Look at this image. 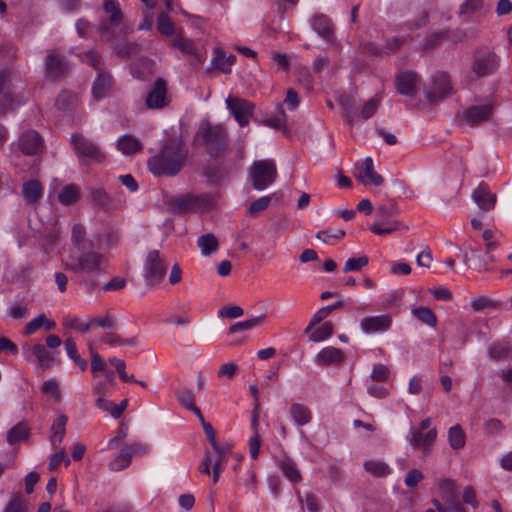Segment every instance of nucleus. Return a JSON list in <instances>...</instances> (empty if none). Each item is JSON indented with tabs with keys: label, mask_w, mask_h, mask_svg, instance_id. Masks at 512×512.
Wrapping results in <instances>:
<instances>
[{
	"label": "nucleus",
	"mask_w": 512,
	"mask_h": 512,
	"mask_svg": "<svg viewBox=\"0 0 512 512\" xmlns=\"http://www.w3.org/2000/svg\"><path fill=\"white\" fill-rule=\"evenodd\" d=\"M313 30L322 38L331 41L333 38V24L325 15L315 16L312 20Z\"/></svg>",
	"instance_id": "obj_31"
},
{
	"label": "nucleus",
	"mask_w": 512,
	"mask_h": 512,
	"mask_svg": "<svg viewBox=\"0 0 512 512\" xmlns=\"http://www.w3.org/2000/svg\"><path fill=\"white\" fill-rule=\"evenodd\" d=\"M464 263L472 270L478 272H487L490 270V264L495 261L493 255L489 252L481 253L478 250H470L463 255Z\"/></svg>",
	"instance_id": "obj_13"
},
{
	"label": "nucleus",
	"mask_w": 512,
	"mask_h": 512,
	"mask_svg": "<svg viewBox=\"0 0 512 512\" xmlns=\"http://www.w3.org/2000/svg\"><path fill=\"white\" fill-rule=\"evenodd\" d=\"M196 137L202 141L212 158L223 156L228 148V134L221 125L202 123Z\"/></svg>",
	"instance_id": "obj_3"
},
{
	"label": "nucleus",
	"mask_w": 512,
	"mask_h": 512,
	"mask_svg": "<svg viewBox=\"0 0 512 512\" xmlns=\"http://www.w3.org/2000/svg\"><path fill=\"white\" fill-rule=\"evenodd\" d=\"M63 326L66 328L77 329L82 333H87L91 329V323H80L77 317H65L63 319Z\"/></svg>",
	"instance_id": "obj_62"
},
{
	"label": "nucleus",
	"mask_w": 512,
	"mask_h": 512,
	"mask_svg": "<svg viewBox=\"0 0 512 512\" xmlns=\"http://www.w3.org/2000/svg\"><path fill=\"white\" fill-rule=\"evenodd\" d=\"M472 197L482 211H490L496 203V195L489 190L485 183L479 184Z\"/></svg>",
	"instance_id": "obj_19"
},
{
	"label": "nucleus",
	"mask_w": 512,
	"mask_h": 512,
	"mask_svg": "<svg viewBox=\"0 0 512 512\" xmlns=\"http://www.w3.org/2000/svg\"><path fill=\"white\" fill-rule=\"evenodd\" d=\"M68 417L64 414L57 416L51 425L50 442L53 448L60 447L66 435V424Z\"/></svg>",
	"instance_id": "obj_23"
},
{
	"label": "nucleus",
	"mask_w": 512,
	"mask_h": 512,
	"mask_svg": "<svg viewBox=\"0 0 512 512\" xmlns=\"http://www.w3.org/2000/svg\"><path fill=\"white\" fill-rule=\"evenodd\" d=\"M369 258L367 256H361L358 258H349L343 268L344 273L360 271L363 267L367 266Z\"/></svg>",
	"instance_id": "obj_56"
},
{
	"label": "nucleus",
	"mask_w": 512,
	"mask_h": 512,
	"mask_svg": "<svg viewBox=\"0 0 512 512\" xmlns=\"http://www.w3.org/2000/svg\"><path fill=\"white\" fill-rule=\"evenodd\" d=\"M236 61V56L230 54L227 56L221 49H216L215 56L212 59V66L221 70L223 73H230L231 67Z\"/></svg>",
	"instance_id": "obj_34"
},
{
	"label": "nucleus",
	"mask_w": 512,
	"mask_h": 512,
	"mask_svg": "<svg viewBox=\"0 0 512 512\" xmlns=\"http://www.w3.org/2000/svg\"><path fill=\"white\" fill-rule=\"evenodd\" d=\"M270 59L279 69L288 71L290 68V58L286 53L271 52Z\"/></svg>",
	"instance_id": "obj_63"
},
{
	"label": "nucleus",
	"mask_w": 512,
	"mask_h": 512,
	"mask_svg": "<svg viewBox=\"0 0 512 512\" xmlns=\"http://www.w3.org/2000/svg\"><path fill=\"white\" fill-rule=\"evenodd\" d=\"M64 348L69 358L74 361V363L81 369V371H85L88 367V363L78 353L75 341L71 338L66 339L64 341Z\"/></svg>",
	"instance_id": "obj_41"
},
{
	"label": "nucleus",
	"mask_w": 512,
	"mask_h": 512,
	"mask_svg": "<svg viewBox=\"0 0 512 512\" xmlns=\"http://www.w3.org/2000/svg\"><path fill=\"white\" fill-rule=\"evenodd\" d=\"M70 69V65L64 55L58 49L47 51L44 71L45 76L53 81L64 78Z\"/></svg>",
	"instance_id": "obj_7"
},
{
	"label": "nucleus",
	"mask_w": 512,
	"mask_h": 512,
	"mask_svg": "<svg viewBox=\"0 0 512 512\" xmlns=\"http://www.w3.org/2000/svg\"><path fill=\"white\" fill-rule=\"evenodd\" d=\"M107 259L103 253L94 248L70 253L62 260L63 267L73 273H81L87 277H96L106 271Z\"/></svg>",
	"instance_id": "obj_2"
},
{
	"label": "nucleus",
	"mask_w": 512,
	"mask_h": 512,
	"mask_svg": "<svg viewBox=\"0 0 512 512\" xmlns=\"http://www.w3.org/2000/svg\"><path fill=\"white\" fill-rule=\"evenodd\" d=\"M334 333V326L330 321L324 322L318 328H316L309 336V340L312 342H321L330 338Z\"/></svg>",
	"instance_id": "obj_46"
},
{
	"label": "nucleus",
	"mask_w": 512,
	"mask_h": 512,
	"mask_svg": "<svg viewBox=\"0 0 512 512\" xmlns=\"http://www.w3.org/2000/svg\"><path fill=\"white\" fill-rule=\"evenodd\" d=\"M470 307L474 312H482L484 310L498 311L504 308V303L500 300L480 295L471 299Z\"/></svg>",
	"instance_id": "obj_27"
},
{
	"label": "nucleus",
	"mask_w": 512,
	"mask_h": 512,
	"mask_svg": "<svg viewBox=\"0 0 512 512\" xmlns=\"http://www.w3.org/2000/svg\"><path fill=\"white\" fill-rule=\"evenodd\" d=\"M22 195L27 203L37 204L43 196V186L38 180H28L23 184Z\"/></svg>",
	"instance_id": "obj_28"
},
{
	"label": "nucleus",
	"mask_w": 512,
	"mask_h": 512,
	"mask_svg": "<svg viewBox=\"0 0 512 512\" xmlns=\"http://www.w3.org/2000/svg\"><path fill=\"white\" fill-rule=\"evenodd\" d=\"M145 104L148 109H161L169 104L167 98V83L159 77L156 79L152 89L148 92Z\"/></svg>",
	"instance_id": "obj_9"
},
{
	"label": "nucleus",
	"mask_w": 512,
	"mask_h": 512,
	"mask_svg": "<svg viewBox=\"0 0 512 512\" xmlns=\"http://www.w3.org/2000/svg\"><path fill=\"white\" fill-rule=\"evenodd\" d=\"M188 151L181 139L171 137L164 141L159 152L151 156L148 169L155 176H176L184 167Z\"/></svg>",
	"instance_id": "obj_1"
},
{
	"label": "nucleus",
	"mask_w": 512,
	"mask_h": 512,
	"mask_svg": "<svg viewBox=\"0 0 512 512\" xmlns=\"http://www.w3.org/2000/svg\"><path fill=\"white\" fill-rule=\"evenodd\" d=\"M172 46L186 54L192 55L196 52L194 42L191 39L182 37L181 35H178L173 39Z\"/></svg>",
	"instance_id": "obj_54"
},
{
	"label": "nucleus",
	"mask_w": 512,
	"mask_h": 512,
	"mask_svg": "<svg viewBox=\"0 0 512 512\" xmlns=\"http://www.w3.org/2000/svg\"><path fill=\"white\" fill-rule=\"evenodd\" d=\"M82 61L93 67L97 72L104 70L101 56L95 51H87L82 55Z\"/></svg>",
	"instance_id": "obj_57"
},
{
	"label": "nucleus",
	"mask_w": 512,
	"mask_h": 512,
	"mask_svg": "<svg viewBox=\"0 0 512 512\" xmlns=\"http://www.w3.org/2000/svg\"><path fill=\"white\" fill-rule=\"evenodd\" d=\"M104 11L110 15V22L114 25L120 24L123 18L119 3L116 0H106L104 3Z\"/></svg>",
	"instance_id": "obj_49"
},
{
	"label": "nucleus",
	"mask_w": 512,
	"mask_h": 512,
	"mask_svg": "<svg viewBox=\"0 0 512 512\" xmlns=\"http://www.w3.org/2000/svg\"><path fill=\"white\" fill-rule=\"evenodd\" d=\"M90 203L103 212H113L119 208L118 203L102 187H91L89 189Z\"/></svg>",
	"instance_id": "obj_12"
},
{
	"label": "nucleus",
	"mask_w": 512,
	"mask_h": 512,
	"mask_svg": "<svg viewBox=\"0 0 512 512\" xmlns=\"http://www.w3.org/2000/svg\"><path fill=\"white\" fill-rule=\"evenodd\" d=\"M210 196L208 194L186 195L176 200L181 209H193L196 207L207 206L210 204Z\"/></svg>",
	"instance_id": "obj_32"
},
{
	"label": "nucleus",
	"mask_w": 512,
	"mask_h": 512,
	"mask_svg": "<svg viewBox=\"0 0 512 512\" xmlns=\"http://www.w3.org/2000/svg\"><path fill=\"white\" fill-rule=\"evenodd\" d=\"M157 29L165 36H172L175 33L174 23L164 12L160 13L157 19Z\"/></svg>",
	"instance_id": "obj_52"
},
{
	"label": "nucleus",
	"mask_w": 512,
	"mask_h": 512,
	"mask_svg": "<svg viewBox=\"0 0 512 512\" xmlns=\"http://www.w3.org/2000/svg\"><path fill=\"white\" fill-rule=\"evenodd\" d=\"M483 7V0H466L460 7V13L471 15Z\"/></svg>",
	"instance_id": "obj_64"
},
{
	"label": "nucleus",
	"mask_w": 512,
	"mask_h": 512,
	"mask_svg": "<svg viewBox=\"0 0 512 512\" xmlns=\"http://www.w3.org/2000/svg\"><path fill=\"white\" fill-rule=\"evenodd\" d=\"M71 242L77 251L94 248L95 244L87 237V229L82 223H74L71 228Z\"/></svg>",
	"instance_id": "obj_20"
},
{
	"label": "nucleus",
	"mask_w": 512,
	"mask_h": 512,
	"mask_svg": "<svg viewBox=\"0 0 512 512\" xmlns=\"http://www.w3.org/2000/svg\"><path fill=\"white\" fill-rule=\"evenodd\" d=\"M118 149L126 155L133 154L142 149L141 142L132 135H124L117 141Z\"/></svg>",
	"instance_id": "obj_38"
},
{
	"label": "nucleus",
	"mask_w": 512,
	"mask_h": 512,
	"mask_svg": "<svg viewBox=\"0 0 512 512\" xmlns=\"http://www.w3.org/2000/svg\"><path fill=\"white\" fill-rule=\"evenodd\" d=\"M448 442L451 448L454 450H461L465 446L466 434L459 424L449 428Z\"/></svg>",
	"instance_id": "obj_37"
},
{
	"label": "nucleus",
	"mask_w": 512,
	"mask_h": 512,
	"mask_svg": "<svg viewBox=\"0 0 512 512\" xmlns=\"http://www.w3.org/2000/svg\"><path fill=\"white\" fill-rule=\"evenodd\" d=\"M29 436V427L25 422H19L7 432V442L15 445Z\"/></svg>",
	"instance_id": "obj_40"
},
{
	"label": "nucleus",
	"mask_w": 512,
	"mask_h": 512,
	"mask_svg": "<svg viewBox=\"0 0 512 512\" xmlns=\"http://www.w3.org/2000/svg\"><path fill=\"white\" fill-rule=\"evenodd\" d=\"M345 358V353L341 349L328 346L318 352L316 362L320 366L340 365Z\"/></svg>",
	"instance_id": "obj_18"
},
{
	"label": "nucleus",
	"mask_w": 512,
	"mask_h": 512,
	"mask_svg": "<svg viewBox=\"0 0 512 512\" xmlns=\"http://www.w3.org/2000/svg\"><path fill=\"white\" fill-rule=\"evenodd\" d=\"M440 489L447 494L446 502L448 504L449 510H451L454 505L461 504L455 495V484L451 479H443L440 482Z\"/></svg>",
	"instance_id": "obj_47"
},
{
	"label": "nucleus",
	"mask_w": 512,
	"mask_h": 512,
	"mask_svg": "<svg viewBox=\"0 0 512 512\" xmlns=\"http://www.w3.org/2000/svg\"><path fill=\"white\" fill-rule=\"evenodd\" d=\"M433 88L426 93L430 102H437L451 94L450 78L445 72H437L432 77Z\"/></svg>",
	"instance_id": "obj_10"
},
{
	"label": "nucleus",
	"mask_w": 512,
	"mask_h": 512,
	"mask_svg": "<svg viewBox=\"0 0 512 512\" xmlns=\"http://www.w3.org/2000/svg\"><path fill=\"white\" fill-rule=\"evenodd\" d=\"M400 221L393 220L392 218H386L382 220H376L373 224L370 225L369 229L376 235H386L391 234L395 231L406 229Z\"/></svg>",
	"instance_id": "obj_25"
},
{
	"label": "nucleus",
	"mask_w": 512,
	"mask_h": 512,
	"mask_svg": "<svg viewBox=\"0 0 512 512\" xmlns=\"http://www.w3.org/2000/svg\"><path fill=\"white\" fill-rule=\"evenodd\" d=\"M364 469L374 477H385L391 472L385 462L376 460L366 461L364 463Z\"/></svg>",
	"instance_id": "obj_45"
},
{
	"label": "nucleus",
	"mask_w": 512,
	"mask_h": 512,
	"mask_svg": "<svg viewBox=\"0 0 512 512\" xmlns=\"http://www.w3.org/2000/svg\"><path fill=\"white\" fill-rule=\"evenodd\" d=\"M226 104L236 122L245 127L249 124L251 117L254 113V105L243 98L229 96L226 99Z\"/></svg>",
	"instance_id": "obj_8"
},
{
	"label": "nucleus",
	"mask_w": 512,
	"mask_h": 512,
	"mask_svg": "<svg viewBox=\"0 0 512 512\" xmlns=\"http://www.w3.org/2000/svg\"><path fill=\"white\" fill-rule=\"evenodd\" d=\"M80 190L77 185H66L58 194V200L61 204L71 205L79 200Z\"/></svg>",
	"instance_id": "obj_42"
},
{
	"label": "nucleus",
	"mask_w": 512,
	"mask_h": 512,
	"mask_svg": "<svg viewBox=\"0 0 512 512\" xmlns=\"http://www.w3.org/2000/svg\"><path fill=\"white\" fill-rule=\"evenodd\" d=\"M380 104V99L377 97L371 98L366 101L361 109L360 114L346 110L345 117L349 123L357 121L359 118L367 120L374 115Z\"/></svg>",
	"instance_id": "obj_26"
},
{
	"label": "nucleus",
	"mask_w": 512,
	"mask_h": 512,
	"mask_svg": "<svg viewBox=\"0 0 512 512\" xmlns=\"http://www.w3.org/2000/svg\"><path fill=\"white\" fill-rule=\"evenodd\" d=\"M418 75L412 71H405L396 76L395 84L401 95L414 96L418 84Z\"/></svg>",
	"instance_id": "obj_17"
},
{
	"label": "nucleus",
	"mask_w": 512,
	"mask_h": 512,
	"mask_svg": "<svg viewBox=\"0 0 512 512\" xmlns=\"http://www.w3.org/2000/svg\"><path fill=\"white\" fill-rule=\"evenodd\" d=\"M43 326L45 327V329L47 331H50L55 328L56 324L54 321L48 320L46 318V315L44 313H42L26 324V326L24 328V333L26 335L34 334L37 330H39Z\"/></svg>",
	"instance_id": "obj_35"
},
{
	"label": "nucleus",
	"mask_w": 512,
	"mask_h": 512,
	"mask_svg": "<svg viewBox=\"0 0 512 512\" xmlns=\"http://www.w3.org/2000/svg\"><path fill=\"white\" fill-rule=\"evenodd\" d=\"M437 434L436 428H431L426 433H423V430H414L412 431L410 444L414 447H423L424 452H428L436 441Z\"/></svg>",
	"instance_id": "obj_22"
},
{
	"label": "nucleus",
	"mask_w": 512,
	"mask_h": 512,
	"mask_svg": "<svg viewBox=\"0 0 512 512\" xmlns=\"http://www.w3.org/2000/svg\"><path fill=\"white\" fill-rule=\"evenodd\" d=\"M392 317L390 314L366 316L360 320V329L366 334L383 333L390 329Z\"/></svg>",
	"instance_id": "obj_11"
},
{
	"label": "nucleus",
	"mask_w": 512,
	"mask_h": 512,
	"mask_svg": "<svg viewBox=\"0 0 512 512\" xmlns=\"http://www.w3.org/2000/svg\"><path fill=\"white\" fill-rule=\"evenodd\" d=\"M197 246L200 248L202 255L209 256L218 250L219 242L214 234L207 233L197 239Z\"/></svg>",
	"instance_id": "obj_36"
},
{
	"label": "nucleus",
	"mask_w": 512,
	"mask_h": 512,
	"mask_svg": "<svg viewBox=\"0 0 512 512\" xmlns=\"http://www.w3.org/2000/svg\"><path fill=\"white\" fill-rule=\"evenodd\" d=\"M357 177L364 185L380 186L383 183L382 176L374 171L373 160L370 157L365 158Z\"/></svg>",
	"instance_id": "obj_21"
},
{
	"label": "nucleus",
	"mask_w": 512,
	"mask_h": 512,
	"mask_svg": "<svg viewBox=\"0 0 512 512\" xmlns=\"http://www.w3.org/2000/svg\"><path fill=\"white\" fill-rule=\"evenodd\" d=\"M511 351L512 346L508 341L504 340L493 343L488 349L489 356L493 360L504 359L508 357Z\"/></svg>",
	"instance_id": "obj_44"
},
{
	"label": "nucleus",
	"mask_w": 512,
	"mask_h": 512,
	"mask_svg": "<svg viewBox=\"0 0 512 512\" xmlns=\"http://www.w3.org/2000/svg\"><path fill=\"white\" fill-rule=\"evenodd\" d=\"M3 512H27V505L19 495H14L4 508Z\"/></svg>",
	"instance_id": "obj_60"
},
{
	"label": "nucleus",
	"mask_w": 512,
	"mask_h": 512,
	"mask_svg": "<svg viewBox=\"0 0 512 512\" xmlns=\"http://www.w3.org/2000/svg\"><path fill=\"white\" fill-rule=\"evenodd\" d=\"M344 305H345L344 300H338L328 306L320 308L317 312L314 313V315L312 316V318L310 320V323L305 328L304 332L308 333L312 329V327H314L315 325L320 323L322 320H324L326 317H328V315L332 311L339 309V308L343 307Z\"/></svg>",
	"instance_id": "obj_33"
},
{
	"label": "nucleus",
	"mask_w": 512,
	"mask_h": 512,
	"mask_svg": "<svg viewBox=\"0 0 512 512\" xmlns=\"http://www.w3.org/2000/svg\"><path fill=\"white\" fill-rule=\"evenodd\" d=\"M76 101V96L68 91H62L56 100V106L59 110L67 111L69 110L74 102Z\"/></svg>",
	"instance_id": "obj_58"
},
{
	"label": "nucleus",
	"mask_w": 512,
	"mask_h": 512,
	"mask_svg": "<svg viewBox=\"0 0 512 512\" xmlns=\"http://www.w3.org/2000/svg\"><path fill=\"white\" fill-rule=\"evenodd\" d=\"M498 66V59L493 52L477 53L475 56L473 71L479 77L493 73Z\"/></svg>",
	"instance_id": "obj_15"
},
{
	"label": "nucleus",
	"mask_w": 512,
	"mask_h": 512,
	"mask_svg": "<svg viewBox=\"0 0 512 512\" xmlns=\"http://www.w3.org/2000/svg\"><path fill=\"white\" fill-rule=\"evenodd\" d=\"M493 112L491 104L475 105L467 108L463 112V119L470 126L478 125L488 121Z\"/></svg>",
	"instance_id": "obj_16"
},
{
	"label": "nucleus",
	"mask_w": 512,
	"mask_h": 512,
	"mask_svg": "<svg viewBox=\"0 0 512 512\" xmlns=\"http://www.w3.org/2000/svg\"><path fill=\"white\" fill-rule=\"evenodd\" d=\"M345 236V231L342 229H327L318 231L316 238L323 241L324 243H330V238L341 239Z\"/></svg>",
	"instance_id": "obj_61"
},
{
	"label": "nucleus",
	"mask_w": 512,
	"mask_h": 512,
	"mask_svg": "<svg viewBox=\"0 0 512 512\" xmlns=\"http://www.w3.org/2000/svg\"><path fill=\"white\" fill-rule=\"evenodd\" d=\"M32 353L37 358L39 365L46 369L54 362V356L43 344H35L32 347Z\"/></svg>",
	"instance_id": "obj_43"
},
{
	"label": "nucleus",
	"mask_w": 512,
	"mask_h": 512,
	"mask_svg": "<svg viewBox=\"0 0 512 512\" xmlns=\"http://www.w3.org/2000/svg\"><path fill=\"white\" fill-rule=\"evenodd\" d=\"M70 144L82 164L102 163L106 158L102 149L95 142L82 134H72Z\"/></svg>",
	"instance_id": "obj_4"
},
{
	"label": "nucleus",
	"mask_w": 512,
	"mask_h": 512,
	"mask_svg": "<svg viewBox=\"0 0 512 512\" xmlns=\"http://www.w3.org/2000/svg\"><path fill=\"white\" fill-rule=\"evenodd\" d=\"M175 395L181 406L184 408L189 410L195 405V397L191 389L187 387L179 388L175 391Z\"/></svg>",
	"instance_id": "obj_51"
},
{
	"label": "nucleus",
	"mask_w": 512,
	"mask_h": 512,
	"mask_svg": "<svg viewBox=\"0 0 512 512\" xmlns=\"http://www.w3.org/2000/svg\"><path fill=\"white\" fill-rule=\"evenodd\" d=\"M284 476L293 483H299L302 476L297 468V464L290 458H284L279 465Z\"/></svg>",
	"instance_id": "obj_39"
},
{
	"label": "nucleus",
	"mask_w": 512,
	"mask_h": 512,
	"mask_svg": "<svg viewBox=\"0 0 512 512\" xmlns=\"http://www.w3.org/2000/svg\"><path fill=\"white\" fill-rule=\"evenodd\" d=\"M17 146L23 154L36 155L43 148V140L35 130H29L20 135Z\"/></svg>",
	"instance_id": "obj_14"
},
{
	"label": "nucleus",
	"mask_w": 512,
	"mask_h": 512,
	"mask_svg": "<svg viewBox=\"0 0 512 512\" xmlns=\"http://www.w3.org/2000/svg\"><path fill=\"white\" fill-rule=\"evenodd\" d=\"M167 270V263L158 250L154 249L147 253L143 266V276L147 286L157 287L164 280Z\"/></svg>",
	"instance_id": "obj_5"
},
{
	"label": "nucleus",
	"mask_w": 512,
	"mask_h": 512,
	"mask_svg": "<svg viewBox=\"0 0 512 512\" xmlns=\"http://www.w3.org/2000/svg\"><path fill=\"white\" fill-rule=\"evenodd\" d=\"M413 315L421 322L427 324L430 327H436L437 317L434 312L428 307H417L412 310Z\"/></svg>",
	"instance_id": "obj_48"
},
{
	"label": "nucleus",
	"mask_w": 512,
	"mask_h": 512,
	"mask_svg": "<svg viewBox=\"0 0 512 512\" xmlns=\"http://www.w3.org/2000/svg\"><path fill=\"white\" fill-rule=\"evenodd\" d=\"M16 77L9 70L0 71V95H3L7 106L13 105L12 88Z\"/></svg>",
	"instance_id": "obj_30"
},
{
	"label": "nucleus",
	"mask_w": 512,
	"mask_h": 512,
	"mask_svg": "<svg viewBox=\"0 0 512 512\" xmlns=\"http://www.w3.org/2000/svg\"><path fill=\"white\" fill-rule=\"evenodd\" d=\"M289 414L292 420L298 426H305L309 424L312 420V411L311 409L301 403H293L289 408Z\"/></svg>",
	"instance_id": "obj_29"
},
{
	"label": "nucleus",
	"mask_w": 512,
	"mask_h": 512,
	"mask_svg": "<svg viewBox=\"0 0 512 512\" xmlns=\"http://www.w3.org/2000/svg\"><path fill=\"white\" fill-rule=\"evenodd\" d=\"M264 319H265V315H260V316L254 317L252 319H249V320L237 322L236 324L232 325L229 328V332L235 333V332L250 330L254 327L262 325V323L264 322Z\"/></svg>",
	"instance_id": "obj_50"
},
{
	"label": "nucleus",
	"mask_w": 512,
	"mask_h": 512,
	"mask_svg": "<svg viewBox=\"0 0 512 512\" xmlns=\"http://www.w3.org/2000/svg\"><path fill=\"white\" fill-rule=\"evenodd\" d=\"M130 464V455L122 450L119 455L110 461L108 467L111 471L118 472L127 468Z\"/></svg>",
	"instance_id": "obj_53"
},
{
	"label": "nucleus",
	"mask_w": 512,
	"mask_h": 512,
	"mask_svg": "<svg viewBox=\"0 0 512 512\" xmlns=\"http://www.w3.org/2000/svg\"><path fill=\"white\" fill-rule=\"evenodd\" d=\"M113 78L106 71L98 72L97 78L92 87V94L95 99L99 100L106 96L113 86Z\"/></svg>",
	"instance_id": "obj_24"
},
{
	"label": "nucleus",
	"mask_w": 512,
	"mask_h": 512,
	"mask_svg": "<svg viewBox=\"0 0 512 512\" xmlns=\"http://www.w3.org/2000/svg\"><path fill=\"white\" fill-rule=\"evenodd\" d=\"M249 176L255 190L261 191L273 184L277 178L276 164L271 159L254 161Z\"/></svg>",
	"instance_id": "obj_6"
},
{
	"label": "nucleus",
	"mask_w": 512,
	"mask_h": 512,
	"mask_svg": "<svg viewBox=\"0 0 512 512\" xmlns=\"http://www.w3.org/2000/svg\"><path fill=\"white\" fill-rule=\"evenodd\" d=\"M43 394L51 395L56 402H60L62 399L59 383L55 379L47 380L41 387Z\"/></svg>",
	"instance_id": "obj_55"
},
{
	"label": "nucleus",
	"mask_w": 512,
	"mask_h": 512,
	"mask_svg": "<svg viewBox=\"0 0 512 512\" xmlns=\"http://www.w3.org/2000/svg\"><path fill=\"white\" fill-rule=\"evenodd\" d=\"M398 210L393 204H382L377 206L375 209L376 220H382L386 218H392L398 215Z\"/></svg>",
	"instance_id": "obj_59"
}]
</instances>
